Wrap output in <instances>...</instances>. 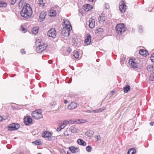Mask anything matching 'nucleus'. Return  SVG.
<instances>
[{
  "label": "nucleus",
  "instance_id": "obj_1",
  "mask_svg": "<svg viewBox=\"0 0 154 154\" xmlns=\"http://www.w3.org/2000/svg\"><path fill=\"white\" fill-rule=\"evenodd\" d=\"M32 11L30 5L29 4L24 5L20 12L21 16L26 19L29 18L32 14Z\"/></svg>",
  "mask_w": 154,
  "mask_h": 154
},
{
  "label": "nucleus",
  "instance_id": "obj_2",
  "mask_svg": "<svg viewBox=\"0 0 154 154\" xmlns=\"http://www.w3.org/2000/svg\"><path fill=\"white\" fill-rule=\"evenodd\" d=\"M87 122V121L85 119H77V120H70V121H68L66 120L64 121L62 123L63 125H66L69 123H74V124H81V123H86Z\"/></svg>",
  "mask_w": 154,
  "mask_h": 154
},
{
  "label": "nucleus",
  "instance_id": "obj_3",
  "mask_svg": "<svg viewBox=\"0 0 154 154\" xmlns=\"http://www.w3.org/2000/svg\"><path fill=\"white\" fill-rule=\"evenodd\" d=\"M32 115L33 118L36 119H39L43 117L42 110L40 109L35 110L32 112Z\"/></svg>",
  "mask_w": 154,
  "mask_h": 154
},
{
  "label": "nucleus",
  "instance_id": "obj_4",
  "mask_svg": "<svg viewBox=\"0 0 154 154\" xmlns=\"http://www.w3.org/2000/svg\"><path fill=\"white\" fill-rule=\"evenodd\" d=\"M116 30L118 34H121L124 32L125 30V28L123 24L120 23L116 25Z\"/></svg>",
  "mask_w": 154,
  "mask_h": 154
},
{
  "label": "nucleus",
  "instance_id": "obj_5",
  "mask_svg": "<svg viewBox=\"0 0 154 154\" xmlns=\"http://www.w3.org/2000/svg\"><path fill=\"white\" fill-rule=\"evenodd\" d=\"M47 46V44L46 43H42L40 44L36 48V51L38 53H40L45 50Z\"/></svg>",
  "mask_w": 154,
  "mask_h": 154
},
{
  "label": "nucleus",
  "instance_id": "obj_6",
  "mask_svg": "<svg viewBox=\"0 0 154 154\" xmlns=\"http://www.w3.org/2000/svg\"><path fill=\"white\" fill-rule=\"evenodd\" d=\"M71 30H69V29L63 27L61 29V34L62 36L64 37H68L69 35V31Z\"/></svg>",
  "mask_w": 154,
  "mask_h": 154
},
{
  "label": "nucleus",
  "instance_id": "obj_7",
  "mask_svg": "<svg viewBox=\"0 0 154 154\" xmlns=\"http://www.w3.org/2000/svg\"><path fill=\"white\" fill-rule=\"evenodd\" d=\"M48 35L52 38H54L56 36V32L54 28H52L49 30L47 33Z\"/></svg>",
  "mask_w": 154,
  "mask_h": 154
},
{
  "label": "nucleus",
  "instance_id": "obj_8",
  "mask_svg": "<svg viewBox=\"0 0 154 154\" xmlns=\"http://www.w3.org/2000/svg\"><path fill=\"white\" fill-rule=\"evenodd\" d=\"M20 125L18 124L12 123L8 126V129L11 131L16 130L20 127Z\"/></svg>",
  "mask_w": 154,
  "mask_h": 154
},
{
  "label": "nucleus",
  "instance_id": "obj_9",
  "mask_svg": "<svg viewBox=\"0 0 154 154\" xmlns=\"http://www.w3.org/2000/svg\"><path fill=\"white\" fill-rule=\"evenodd\" d=\"M119 10L121 12H125L126 9V5L125 3L123 1L120 2L119 4Z\"/></svg>",
  "mask_w": 154,
  "mask_h": 154
},
{
  "label": "nucleus",
  "instance_id": "obj_10",
  "mask_svg": "<svg viewBox=\"0 0 154 154\" xmlns=\"http://www.w3.org/2000/svg\"><path fill=\"white\" fill-rule=\"evenodd\" d=\"M130 67L134 69L137 68V63H136L132 59H130L128 62Z\"/></svg>",
  "mask_w": 154,
  "mask_h": 154
},
{
  "label": "nucleus",
  "instance_id": "obj_11",
  "mask_svg": "<svg viewBox=\"0 0 154 154\" xmlns=\"http://www.w3.org/2000/svg\"><path fill=\"white\" fill-rule=\"evenodd\" d=\"M52 135V133L47 131H45L43 132L42 134V137L44 138L49 139Z\"/></svg>",
  "mask_w": 154,
  "mask_h": 154
},
{
  "label": "nucleus",
  "instance_id": "obj_12",
  "mask_svg": "<svg viewBox=\"0 0 154 154\" xmlns=\"http://www.w3.org/2000/svg\"><path fill=\"white\" fill-rule=\"evenodd\" d=\"M91 35L89 33H88L86 36L85 37V43L87 45H89L91 41Z\"/></svg>",
  "mask_w": 154,
  "mask_h": 154
},
{
  "label": "nucleus",
  "instance_id": "obj_13",
  "mask_svg": "<svg viewBox=\"0 0 154 154\" xmlns=\"http://www.w3.org/2000/svg\"><path fill=\"white\" fill-rule=\"evenodd\" d=\"M63 21L64 24L65 25L64 27H66V28L69 29V30H72V27L69 21L66 19H63Z\"/></svg>",
  "mask_w": 154,
  "mask_h": 154
},
{
  "label": "nucleus",
  "instance_id": "obj_14",
  "mask_svg": "<svg viewBox=\"0 0 154 154\" xmlns=\"http://www.w3.org/2000/svg\"><path fill=\"white\" fill-rule=\"evenodd\" d=\"M46 15V13L45 11L42 12L40 14L39 21L40 22L43 21L45 19V16Z\"/></svg>",
  "mask_w": 154,
  "mask_h": 154
},
{
  "label": "nucleus",
  "instance_id": "obj_15",
  "mask_svg": "<svg viewBox=\"0 0 154 154\" xmlns=\"http://www.w3.org/2000/svg\"><path fill=\"white\" fill-rule=\"evenodd\" d=\"M32 122V119L29 116H27L24 119V122L26 125H29Z\"/></svg>",
  "mask_w": 154,
  "mask_h": 154
},
{
  "label": "nucleus",
  "instance_id": "obj_16",
  "mask_svg": "<svg viewBox=\"0 0 154 154\" xmlns=\"http://www.w3.org/2000/svg\"><path fill=\"white\" fill-rule=\"evenodd\" d=\"M89 27L91 28H94V27L95 25V22L94 20L91 17L89 19Z\"/></svg>",
  "mask_w": 154,
  "mask_h": 154
},
{
  "label": "nucleus",
  "instance_id": "obj_17",
  "mask_svg": "<svg viewBox=\"0 0 154 154\" xmlns=\"http://www.w3.org/2000/svg\"><path fill=\"white\" fill-rule=\"evenodd\" d=\"M77 106V104L74 102H72L68 106V108L70 110H72L75 109Z\"/></svg>",
  "mask_w": 154,
  "mask_h": 154
},
{
  "label": "nucleus",
  "instance_id": "obj_18",
  "mask_svg": "<svg viewBox=\"0 0 154 154\" xmlns=\"http://www.w3.org/2000/svg\"><path fill=\"white\" fill-rule=\"evenodd\" d=\"M93 8L92 5L89 4H86L83 6V9L86 11H88Z\"/></svg>",
  "mask_w": 154,
  "mask_h": 154
},
{
  "label": "nucleus",
  "instance_id": "obj_19",
  "mask_svg": "<svg viewBox=\"0 0 154 154\" xmlns=\"http://www.w3.org/2000/svg\"><path fill=\"white\" fill-rule=\"evenodd\" d=\"M140 54L143 56L146 57L149 54L148 52L143 49H141L139 51V52Z\"/></svg>",
  "mask_w": 154,
  "mask_h": 154
},
{
  "label": "nucleus",
  "instance_id": "obj_20",
  "mask_svg": "<svg viewBox=\"0 0 154 154\" xmlns=\"http://www.w3.org/2000/svg\"><path fill=\"white\" fill-rule=\"evenodd\" d=\"M69 149L73 153H76L79 151V149L77 147L71 146L69 148Z\"/></svg>",
  "mask_w": 154,
  "mask_h": 154
},
{
  "label": "nucleus",
  "instance_id": "obj_21",
  "mask_svg": "<svg viewBox=\"0 0 154 154\" xmlns=\"http://www.w3.org/2000/svg\"><path fill=\"white\" fill-rule=\"evenodd\" d=\"M57 14V12L55 10L51 9L50 11L49 15L51 17H54Z\"/></svg>",
  "mask_w": 154,
  "mask_h": 154
},
{
  "label": "nucleus",
  "instance_id": "obj_22",
  "mask_svg": "<svg viewBox=\"0 0 154 154\" xmlns=\"http://www.w3.org/2000/svg\"><path fill=\"white\" fill-rule=\"evenodd\" d=\"M71 131L72 133H77L78 131V129L74 126H71L69 128Z\"/></svg>",
  "mask_w": 154,
  "mask_h": 154
},
{
  "label": "nucleus",
  "instance_id": "obj_23",
  "mask_svg": "<svg viewBox=\"0 0 154 154\" xmlns=\"http://www.w3.org/2000/svg\"><path fill=\"white\" fill-rule=\"evenodd\" d=\"M77 142L79 144L83 146L86 145V143L83 140L81 139H79L77 140Z\"/></svg>",
  "mask_w": 154,
  "mask_h": 154
},
{
  "label": "nucleus",
  "instance_id": "obj_24",
  "mask_svg": "<svg viewBox=\"0 0 154 154\" xmlns=\"http://www.w3.org/2000/svg\"><path fill=\"white\" fill-rule=\"evenodd\" d=\"M94 134V132L92 130L87 131L85 133V135L89 137H91Z\"/></svg>",
  "mask_w": 154,
  "mask_h": 154
},
{
  "label": "nucleus",
  "instance_id": "obj_25",
  "mask_svg": "<svg viewBox=\"0 0 154 154\" xmlns=\"http://www.w3.org/2000/svg\"><path fill=\"white\" fill-rule=\"evenodd\" d=\"M131 87L128 85H127L125 87H124V91L125 93H127L130 90Z\"/></svg>",
  "mask_w": 154,
  "mask_h": 154
},
{
  "label": "nucleus",
  "instance_id": "obj_26",
  "mask_svg": "<svg viewBox=\"0 0 154 154\" xmlns=\"http://www.w3.org/2000/svg\"><path fill=\"white\" fill-rule=\"evenodd\" d=\"M38 29L39 28L38 26L33 27L32 29V32L35 34H37L38 32Z\"/></svg>",
  "mask_w": 154,
  "mask_h": 154
},
{
  "label": "nucleus",
  "instance_id": "obj_27",
  "mask_svg": "<svg viewBox=\"0 0 154 154\" xmlns=\"http://www.w3.org/2000/svg\"><path fill=\"white\" fill-rule=\"evenodd\" d=\"M135 152L136 150L134 148H132L128 150V154H135Z\"/></svg>",
  "mask_w": 154,
  "mask_h": 154
},
{
  "label": "nucleus",
  "instance_id": "obj_28",
  "mask_svg": "<svg viewBox=\"0 0 154 154\" xmlns=\"http://www.w3.org/2000/svg\"><path fill=\"white\" fill-rule=\"evenodd\" d=\"M98 20L99 21L103 22L105 20V17L103 15H102L99 17Z\"/></svg>",
  "mask_w": 154,
  "mask_h": 154
},
{
  "label": "nucleus",
  "instance_id": "obj_29",
  "mask_svg": "<svg viewBox=\"0 0 154 154\" xmlns=\"http://www.w3.org/2000/svg\"><path fill=\"white\" fill-rule=\"evenodd\" d=\"M104 110V109H103L102 108H100L99 109H97L95 110H93V111L95 113H98L100 112H102Z\"/></svg>",
  "mask_w": 154,
  "mask_h": 154
},
{
  "label": "nucleus",
  "instance_id": "obj_30",
  "mask_svg": "<svg viewBox=\"0 0 154 154\" xmlns=\"http://www.w3.org/2000/svg\"><path fill=\"white\" fill-rule=\"evenodd\" d=\"M7 5V3L3 2L0 1V7H5Z\"/></svg>",
  "mask_w": 154,
  "mask_h": 154
},
{
  "label": "nucleus",
  "instance_id": "obj_31",
  "mask_svg": "<svg viewBox=\"0 0 154 154\" xmlns=\"http://www.w3.org/2000/svg\"><path fill=\"white\" fill-rule=\"evenodd\" d=\"M66 52L65 53V54H63L64 55H68L72 51L71 49L70 48H68L66 49Z\"/></svg>",
  "mask_w": 154,
  "mask_h": 154
},
{
  "label": "nucleus",
  "instance_id": "obj_32",
  "mask_svg": "<svg viewBox=\"0 0 154 154\" xmlns=\"http://www.w3.org/2000/svg\"><path fill=\"white\" fill-rule=\"evenodd\" d=\"M38 3L41 7H43L45 5L43 0H38Z\"/></svg>",
  "mask_w": 154,
  "mask_h": 154
},
{
  "label": "nucleus",
  "instance_id": "obj_33",
  "mask_svg": "<svg viewBox=\"0 0 154 154\" xmlns=\"http://www.w3.org/2000/svg\"><path fill=\"white\" fill-rule=\"evenodd\" d=\"M149 79L152 81H154V72L151 74L149 77Z\"/></svg>",
  "mask_w": 154,
  "mask_h": 154
},
{
  "label": "nucleus",
  "instance_id": "obj_34",
  "mask_svg": "<svg viewBox=\"0 0 154 154\" xmlns=\"http://www.w3.org/2000/svg\"><path fill=\"white\" fill-rule=\"evenodd\" d=\"M153 69V67L152 65L148 66L147 67V70L149 71H151Z\"/></svg>",
  "mask_w": 154,
  "mask_h": 154
},
{
  "label": "nucleus",
  "instance_id": "obj_35",
  "mask_svg": "<svg viewBox=\"0 0 154 154\" xmlns=\"http://www.w3.org/2000/svg\"><path fill=\"white\" fill-rule=\"evenodd\" d=\"M79 53L78 51H76L75 53H74L73 56L76 59L78 58H79Z\"/></svg>",
  "mask_w": 154,
  "mask_h": 154
},
{
  "label": "nucleus",
  "instance_id": "obj_36",
  "mask_svg": "<svg viewBox=\"0 0 154 154\" xmlns=\"http://www.w3.org/2000/svg\"><path fill=\"white\" fill-rule=\"evenodd\" d=\"M125 58L124 57H122V58L121 59L120 62L122 65H124V63H125Z\"/></svg>",
  "mask_w": 154,
  "mask_h": 154
},
{
  "label": "nucleus",
  "instance_id": "obj_37",
  "mask_svg": "<svg viewBox=\"0 0 154 154\" xmlns=\"http://www.w3.org/2000/svg\"><path fill=\"white\" fill-rule=\"evenodd\" d=\"M91 147L90 146H88L86 147V150L88 152H90L91 151Z\"/></svg>",
  "mask_w": 154,
  "mask_h": 154
},
{
  "label": "nucleus",
  "instance_id": "obj_38",
  "mask_svg": "<svg viewBox=\"0 0 154 154\" xmlns=\"http://www.w3.org/2000/svg\"><path fill=\"white\" fill-rule=\"evenodd\" d=\"M103 30L102 28H99L98 29H97L96 31V33H98L99 32H103Z\"/></svg>",
  "mask_w": 154,
  "mask_h": 154
},
{
  "label": "nucleus",
  "instance_id": "obj_39",
  "mask_svg": "<svg viewBox=\"0 0 154 154\" xmlns=\"http://www.w3.org/2000/svg\"><path fill=\"white\" fill-rule=\"evenodd\" d=\"M56 102L55 101H53L52 102H51L50 103V105L54 107L56 105Z\"/></svg>",
  "mask_w": 154,
  "mask_h": 154
},
{
  "label": "nucleus",
  "instance_id": "obj_40",
  "mask_svg": "<svg viewBox=\"0 0 154 154\" xmlns=\"http://www.w3.org/2000/svg\"><path fill=\"white\" fill-rule=\"evenodd\" d=\"M139 31L140 33H142L143 32V30L142 29V26H140L139 28Z\"/></svg>",
  "mask_w": 154,
  "mask_h": 154
},
{
  "label": "nucleus",
  "instance_id": "obj_41",
  "mask_svg": "<svg viewBox=\"0 0 154 154\" xmlns=\"http://www.w3.org/2000/svg\"><path fill=\"white\" fill-rule=\"evenodd\" d=\"M150 59L152 62H154V53L152 54Z\"/></svg>",
  "mask_w": 154,
  "mask_h": 154
},
{
  "label": "nucleus",
  "instance_id": "obj_42",
  "mask_svg": "<svg viewBox=\"0 0 154 154\" xmlns=\"http://www.w3.org/2000/svg\"><path fill=\"white\" fill-rule=\"evenodd\" d=\"M21 28L22 32H23L24 33H25L26 32V29H24L23 26H21Z\"/></svg>",
  "mask_w": 154,
  "mask_h": 154
},
{
  "label": "nucleus",
  "instance_id": "obj_43",
  "mask_svg": "<svg viewBox=\"0 0 154 154\" xmlns=\"http://www.w3.org/2000/svg\"><path fill=\"white\" fill-rule=\"evenodd\" d=\"M40 142V141H39L38 140H36L34 142V143L36 145H39V143Z\"/></svg>",
  "mask_w": 154,
  "mask_h": 154
},
{
  "label": "nucleus",
  "instance_id": "obj_44",
  "mask_svg": "<svg viewBox=\"0 0 154 154\" xmlns=\"http://www.w3.org/2000/svg\"><path fill=\"white\" fill-rule=\"evenodd\" d=\"M61 127V128L62 129H63L65 127V125H63L62 123H61L59 125Z\"/></svg>",
  "mask_w": 154,
  "mask_h": 154
},
{
  "label": "nucleus",
  "instance_id": "obj_45",
  "mask_svg": "<svg viewBox=\"0 0 154 154\" xmlns=\"http://www.w3.org/2000/svg\"><path fill=\"white\" fill-rule=\"evenodd\" d=\"M17 0H11V4L12 5H14L16 2Z\"/></svg>",
  "mask_w": 154,
  "mask_h": 154
},
{
  "label": "nucleus",
  "instance_id": "obj_46",
  "mask_svg": "<svg viewBox=\"0 0 154 154\" xmlns=\"http://www.w3.org/2000/svg\"><path fill=\"white\" fill-rule=\"evenodd\" d=\"M64 134L65 136H69V134L68 133V131H66L64 132Z\"/></svg>",
  "mask_w": 154,
  "mask_h": 154
},
{
  "label": "nucleus",
  "instance_id": "obj_47",
  "mask_svg": "<svg viewBox=\"0 0 154 154\" xmlns=\"http://www.w3.org/2000/svg\"><path fill=\"white\" fill-rule=\"evenodd\" d=\"M61 129H62V128H61V127L59 125V126L57 128V131H60L61 130Z\"/></svg>",
  "mask_w": 154,
  "mask_h": 154
},
{
  "label": "nucleus",
  "instance_id": "obj_48",
  "mask_svg": "<svg viewBox=\"0 0 154 154\" xmlns=\"http://www.w3.org/2000/svg\"><path fill=\"white\" fill-rule=\"evenodd\" d=\"M105 8L106 9H108L109 8V6L108 4H105Z\"/></svg>",
  "mask_w": 154,
  "mask_h": 154
},
{
  "label": "nucleus",
  "instance_id": "obj_49",
  "mask_svg": "<svg viewBox=\"0 0 154 154\" xmlns=\"http://www.w3.org/2000/svg\"><path fill=\"white\" fill-rule=\"evenodd\" d=\"M21 53H22V54H25V52L24 51V50L23 49H22L21 51Z\"/></svg>",
  "mask_w": 154,
  "mask_h": 154
},
{
  "label": "nucleus",
  "instance_id": "obj_50",
  "mask_svg": "<svg viewBox=\"0 0 154 154\" xmlns=\"http://www.w3.org/2000/svg\"><path fill=\"white\" fill-rule=\"evenodd\" d=\"M5 119H3L2 117L0 115V122L2 121L3 120H5Z\"/></svg>",
  "mask_w": 154,
  "mask_h": 154
},
{
  "label": "nucleus",
  "instance_id": "obj_51",
  "mask_svg": "<svg viewBox=\"0 0 154 154\" xmlns=\"http://www.w3.org/2000/svg\"><path fill=\"white\" fill-rule=\"evenodd\" d=\"M97 139L98 140H100V135H98V136H97Z\"/></svg>",
  "mask_w": 154,
  "mask_h": 154
},
{
  "label": "nucleus",
  "instance_id": "obj_52",
  "mask_svg": "<svg viewBox=\"0 0 154 154\" xmlns=\"http://www.w3.org/2000/svg\"><path fill=\"white\" fill-rule=\"evenodd\" d=\"M154 124V122H150V125L151 126H153Z\"/></svg>",
  "mask_w": 154,
  "mask_h": 154
},
{
  "label": "nucleus",
  "instance_id": "obj_53",
  "mask_svg": "<svg viewBox=\"0 0 154 154\" xmlns=\"http://www.w3.org/2000/svg\"><path fill=\"white\" fill-rule=\"evenodd\" d=\"M68 102V101L66 100H64V103H67Z\"/></svg>",
  "mask_w": 154,
  "mask_h": 154
},
{
  "label": "nucleus",
  "instance_id": "obj_54",
  "mask_svg": "<svg viewBox=\"0 0 154 154\" xmlns=\"http://www.w3.org/2000/svg\"><path fill=\"white\" fill-rule=\"evenodd\" d=\"M48 63L49 64H51L52 63V61L51 60H49L48 61Z\"/></svg>",
  "mask_w": 154,
  "mask_h": 154
},
{
  "label": "nucleus",
  "instance_id": "obj_55",
  "mask_svg": "<svg viewBox=\"0 0 154 154\" xmlns=\"http://www.w3.org/2000/svg\"><path fill=\"white\" fill-rule=\"evenodd\" d=\"M88 112H89V113L94 112L93 111V110L92 111H91V110H88Z\"/></svg>",
  "mask_w": 154,
  "mask_h": 154
},
{
  "label": "nucleus",
  "instance_id": "obj_56",
  "mask_svg": "<svg viewBox=\"0 0 154 154\" xmlns=\"http://www.w3.org/2000/svg\"><path fill=\"white\" fill-rule=\"evenodd\" d=\"M148 11H152V10L151 9H150V8H149Z\"/></svg>",
  "mask_w": 154,
  "mask_h": 154
},
{
  "label": "nucleus",
  "instance_id": "obj_57",
  "mask_svg": "<svg viewBox=\"0 0 154 154\" xmlns=\"http://www.w3.org/2000/svg\"><path fill=\"white\" fill-rule=\"evenodd\" d=\"M72 81V79H71L69 81V83H71Z\"/></svg>",
  "mask_w": 154,
  "mask_h": 154
},
{
  "label": "nucleus",
  "instance_id": "obj_58",
  "mask_svg": "<svg viewBox=\"0 0 154 154\" xmlns=\"http://www.w3.org/2000/svg\"><path fill=\"white\" fill-rule=\"evenodd\" d=\"M88 1L90 2H93L94 0H88Z\"/></svg>",
  "mask_w": 154,
  "mask_h": 154
},
{
  "label": "nucleus",
  "instance_id": "obj_59",
  "mask_svg": "<svg viewBox=\"0 0 154 154\" xmlns=\"http://www.w3.org/2000/svg\"><path fill=\"white\" fill-rule=\"evenodd\" d=\"M114 91H112L111 92V94H112L114 93Z\"/></svg>",
  "mask_w": 154,
  "mask_h": 154
},
{
  "label": "nucleus",
  "instance_id": "obj_60",
  "mask_svg": "<svg viewBox=\"0 0 154 154\" xmlns=\"http://www.w3.org/2000/svg\"><path fill=\"white\" fill-rule=\"evenodd\" d=\"M20 154H23V152H20Z\"/></svg>",
  "mask_w": 154,
  "mask_h": 154
},
{
  "label": "nucleus",
  "instance_id": "obj_61",
  "mask_svg": "<svg viewBox=\"0 0 154 154\" xmlns=\"http://www.w3.org/2000/svg\"><path fill=\"white\" fill-rule=\"evenodd\" d=\"M67 154H71L69 153L68 152H67Z\"/></svg>",
  "mask_w": 154,
  "mask_h": 154
}]
</instances>
